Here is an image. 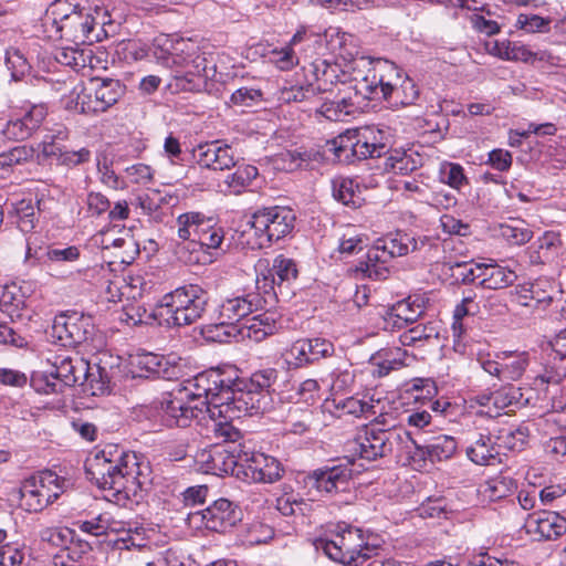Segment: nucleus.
I'll return each instance as SVG.
<instances>
[{
	"mask_svg": "<svg viewBox=\"0 0 566 566\" xmlns=\"http://www.w3.org/2000/svg\"><path fill=\"white\" fill-rule=\"evenodd\" d=\"M355 65L356 75L366 74L359 86L363 99L384 98L395 107L412 105L417 101L416 84L408 76L402 78L394 63L361 56Z\"/></svg>",
	"mask_w": 566,
	"mask_h": 566,
	"instance_id": "f257e3e1",
	"label": "nucleus"
},
{
	"mask_svg": "<svg viewBox=\"0 0 566 566\" xmlns=\"http://www.w3.org/2000/svg\"><path fill=\"white\" fill-rule=\"evenodd\" d=\"M92 479L98 488L113 491L124 497L136 496L146 482L135 454L118 452L115 454L106 449L98 452L88 465Z\"/></svg>",
	"mask_w": 566,
	"mask_h": 566,
	"instance_id": "f03ea898",
	"label": "nucleus"
},
{
	"mask_svg": "<svg viewBox=\"0 0 566 566\" xmlns=\"http://www.w3.org/2000/svg\"><path fill=\"white\" fill-rule=\"evenodd\" d=\"M201 459L213 471L233 472L240 465L245 468V474L255 482L273 483L279 481L284 472L281 463L273 457L261 452L248 451L241 444H217L208 452L201 453Z\"/></svg>",
	"mask_w": 566,
	"mask_h": 566,
	"instance_id": "7ed1b4c3",
	"label": "nucleus"
},
{
	"mask_svg": "<svg viewBox=\"0 0 566 566\" xmlns=\"http://www.w3.org/2000/svg\"><path fill=\"white\" fill-rule=\"evenodd\" d=\"M228 386L223 389V403L212 408V416L219 417L213 429L217 437L223 438L224 442H237L241 438L240 431L231 424L234 419L247 415L264 412L270 405V395L258 391L247 385V389H235L237 385L227 379Z\"/></svg>",
	"mask_w": 566,
	"mask_h": 566,
	"instance_id": "20e7f679",
	"label": "nucleus"
},
{
	"mask_svg": "<svg viewBox=\"0 0 566 566\" xmlns=\"http://www.w3.org/2000/svg\"><path fill=\"white\" fill-rule=\"evenodd\" d=\"M95 18L71 0H54L45 11L43 27L49 38L65 39L75 44L93 43Z\"/></svg>",
	"mask_w": 566,
	"mask_h": 566,
	"instance_id": "39448f33",
	"label": "nucleus"
},
{
	"mask_svg": "<svg viewBox=\"0 0 566 566\" xmlns=\"http://www.w3.org/2000/svg\"><path fill=\"white\" fill-rule=\"evenodd\" d=\"M125 93L115 78H92L87 85L77 83L64 97L65 108L85 115H97L113 107Z\"/></svg>",
	"mask_w": 566,
	"mask_h": 566,
	"instance_id": "423d86ee",
	"label": "nucleus"
},
{
	"mask_svg": "<svg viewBox=\"0 0 566 566\" xmlns=\"http://www.w3.org/2000/svg\"><path fill=\"white\" fill-rule=\"evenodd\" d=\"M208 302L206 290L197 284H188L164 296L159 314L166 326H188L203 316Z\"/></svg>",
	"mask_w": 566,
	"mask_h": 566,
	"instance_id": "0eeeda50",
	"label": "nucleus"
},
{
	"mask_svg": "<svg viewBox=\"0 0 566 566\" xmlns=\"http://www.w3.org/2000/svg\"><path fill=\"white\" fill-rule=\"evenodd\" d=\"M153 55L169 69H185L191 75H206L207 60L190 39L160 35L155 39Z\"/></svg>",
	"mask_w": 566,
	"mask_h": 566,
	"instance_id": "6e6552de",
	"label": "nucleus"
},
{
	"mask_svg": "<svg viewBox=\"0 0 566 566\" xmlns=\"http://www.w3.org/2000/svg\"><path fill=\"white\" fill-rule=\"evenodd\" d=\"M316 548L322 549L332 560L347 566H361L375 552L374 547L366 544L359 528L347 525H338L333 537L319 539Z\"/></svg>",
	"mask_w": 566,
	"mask_h": 566,
	"instance_id": "1a4fd4ad",
	"label": "nucleus"
},
{
	"mask_svg": "<svg viewBox=\"0 0 566 566\" xmlns=\"http://www.w3.org/2000/svg\"><path fill=\"white\" fill-rule=\"evenodd\" d=\"M71 483L53 471H43L24 480L19 489L20 506L27 512H41L64 493Z\"/></svg>",
	"mask_w": 566,
	"mask_h": 566,
	"instance_id": "9d476101",
	"label": "nucleus"
},
{
	"mask_svg": "<svg viewBox=\"0 0 566 566\" xmlns=\"http://www.w3.org/2000/svg\"><path fill=\"white\" fill-rule=\"evenodd\" d=\"M226 386H228V382L222 374L210 371L186 380L177 389L186 397L188 402L199 405V409L196 410L202 418L207 413L214 421V429L220 418L212 416V408L223 403L222 397Z\"/></svg>",
	"mask_w": 566,
	"mask_h": 566,
	"instance_id": "9b49d317",
	"label": "nucleus"
},
{
	"mask_svg": "<svg viewBox=\"0 0 566 566\" xmlns=\"http://www.w3.org/2000/svg\"><path fill=\"white\" fill-rule=\"evenodd\" d=\"M355 57L344 64L339 62H329L324 59H316L310 65V72L315 81L314 88L316 95L321 92H329L333 86L340 84L342 90L355 92V97H361L359 86L365 81L366 74L356 75L355 63L360 59Z\"/></svg>",
	"mask_w": 566,
	"mask_h": 566,
	"instance_id": "f8f14e48",
	"label": "nucleus"
},
{
	"mask_svg": "<svg viewBox=\"0 0 566 566\" xmlns=\"http://www.w3.org/2000/svg\"><path fill=\"white\" fill-rule=\"evenodd\" d=\"M241 521V511L227 499H219L205 510L188 513L189 527L224 533Z\"/></svg>",
	"mask_w": 566,
	"mask_h": 566,
	"instance_id": "ddd939ff",
	"label": "nucleus"
},
{
	"mask_svg": "<svg viewBox=\"0 0 566 566\" xmlns=\"http://www.w3.org/2000/svg\"><path fill=\"white\" fill-rule=\"evenodd\" d=\"M294 214H243L242 233L256 237L252 248L262 249L273 240H279L293 229Z\"/></svg>",
	"mask_w": 566,
	"mask_h": 566,
	"instance_id": "4468645a",
	"label": "nucleus"
},
{
	"mask_svg": "<svg viewBox=\"0 0 566 566\" xmlns=\"http://www.w3.org/2000/svg\"><path fill=\"white\" fill-rule=\"evenodd\" d=\"M481 368L502 381L518 380L528 366V355L525 352H503L491 355L478 354Z\"/></svg>",
	"mask_w": 566,
	"mask_h": 566,
	"instance_id": "2eb2a0df",
	"label": "nucleus"
},
{
	"mask_svg": "<svg viewBox=\"0 0 566 566\" xmlns=\"http://www.w3.org/2000/svg\"><path fill=\"white\" fill-rule=\"evenodd\" d=\"M334 345L325 338H303L294 342L285 352L284 358L289 367L300 368L332 356Z\"/></svg>",
	"mask_w": 566,
	"mask_h": 566,
	"instance_id": "dca6fc26",
	"label": "nucleus"
},
{
	"mask_svg": "<svg viewBox=\"0 0 566 566\" xmlns=\"http://www.w3.org/2000/svg\"><path fill=\"white\" fill-rule=\"evenodd\" d=\"M92 329L88 318L73 315H59L51 327V337L61 346L71 347L87 340Z\"/></svg>",
	"mask_w": 566,
	"mask_h": 566,
	"instance_id": "f3484780",
	"label": "nucleus"
},
{
	"mask_svg": "<svg viewBox=\"0 0 566 566\" xmlns=\"http://www.w3.org/2000/svg\"><path fill=\"white\" fill-rule=\"evenodd\" d=\"M163 420L169 427H188L192 419L202 418L196 409L198 403L191 405L176 388L163 396L160 400Z\"/></svg>",
	"mask_w": 566,
	"mask_h": 566,
	"instance_id": "a211bd4d",
	"label": "nucleus"
},
{
	"mask_svg": "<svg viewBox=\"0 0 566 566\" xmlns=\"http://www.w3.org/2000/svg\"><path fill=\"white\" fill-rule=\"evenodd\" d=\"M395 436L386 434V429L370 427L349 442V450L361 459L374 461L389 454L388 446L396 442Z\"/></svg>",
	"mask_w": 566,
	"mask_h": 566,
	"instance_id": "6ab92c4d",
	"label": "nucleus"
},
{
	"mask_svg": "<svg viewBox=\"0 0 566 566\" xmlns=\"http://www.w3.org/2000/svg\"><path fill=\"white\" fill-rule=\"evenodd\" d=\"M277 328L276 314L264 312L234 325L226 332V337H232L235 340L250 339L261 342L266 336L274 334Z\"/></svg>",
	"mask_w": 566,
	"mask_h": 566,
	"instance_id": "aec40b11",
	"label": "nucleus"
},
{
	"mask_svg": "<svg viewBox=\"0 0 566 566\" xmlns=\"http://www.w3.org/2000/svg\"><path fill=\"white\" fill-rule=\"evenodd\" d=\"M259 302V295L253 293L227 298L220 305L219 323L216 325V329H223L226 336L228 329L245 321L258 308Z\"/></svg>",
	"mask_w": 566,
	"mask_h": 566,
	"instance_id": "412c9836",
	"label": "nucleus"
},
{
	"mask_svg": "<svg viewBox=\"0 0 566 566\" xmlns=\"http://www.w3.org/2000/svg\"><path fill=\"white\" fill-rule=\"evenodd\" d=\"M524 527L535 539L552 541L566 533V518L557 512L539 511L527 516Z\"/></svg>",
	"mask_w": 566,
	"mask_h": 566,
	"instance_id": "4be33fe9",
	"label": "nucleus"
},
{
	"mask_svg": "<svg viewBox=\"0 0 566 566\" xmlns=\"http://www.w3.org/2000/svg\"><path fill=\"white\" fill-rule=\"evenodd\" d=\"M353 470L347 464H337L313 471L307 476V485L319 494H333L345 490Z\"/></svg>",
	"mask_w": 566,
	"mask_h": 566,
	"instance_id": "5701e85b",
	"label": "nucleus"
},
{
	"mask_svg": "<svg viewBox=\"0 0 566 566\" xmlns=\"http://www.w3.org/2000/svg\"><path fill=\"white\" fill-rule=\"evenodd\" d=\"M365 142L366 137L360 128L349 129L334 140L335 156L339 161L345 163L377 158L376 153L371 151L370 144Z\"/></svg>",
	"mask_w": 566,
	"mask_h": 566,
	"instance_id": "b1692460",
	"label": "nucleus"
},
{
	"mask_svg": "<svg viewBox=\"0 0 566 566\" xmlns=\"http://www.w3.org/2000/svg\"><path fill=\"white\" fill-rule=\"evenodd\" d=\"M51 376L59 380L62 387L83 385L90 377V364L81 357L55 356Z\"/></svg>",
	"mask_w": 566,
	"mask_h": 566,
	"instance_id": "393cba45",
	"label": "nucleus"
},
{
	"mask_svg": "<svg viewBox=\"0 0 566 566\" xmlns=\"http://www.w3.org/2000/svg\"><path fill=\"white\" fill-rule=\"evenodd\" d=\"M46 115L48 108L44 104L31 105L8 122L4 133L11 138L23 140L41 126Z\"/></svg>",
	"mask_w": 566,
	"mask_h": 566,
	"instance_id": "a878e982",
	"label": "nucleus"
},
{
	"mask_svg": "<svg viewBox=\"0 0 566 566\" xmlns=\"http://www.w3.org/2000/svg\"><path fill=\"white\" fill-rule=\"evenodd\" d=\"M358 98L353 91L338 90L335 98L325 101L316 113L328 120L345 122L359 108Z\"/></svg>",
	"mask_w": 566,
	"mask_h": 566,
	"instance_id": "bb28decb",
	"label": "nucleus"
},
{
	"mask_svg": "<svg viewBox=\"0 0 566 566\" xmlns=\"http://www.w3.org/2000/svg\"><path fill=\"white\" fill-rule=\"evenodd\" d=\"M197 163L205 168L213 170H226L237 166L233 151L228 145L211 143L200 145L195 150Z\"/></svg>",
	"mask_w": 566,
	"mask_h": 566,
	"instance_id": "cd10ccee",
	"label": "nucleus"
},
{
	"mask_svg": "<svg viewBox=\"0 0 566 566\" xmlns=\"http://www.w3.org/2000/svg\"><path fill=\"white\" fill-rule=\"evenodd\" d=\"M167 365L168 363L164 357L154 353H137L129 357V370L133 377L167 378L169 376Z\"/></svg>",
	"mask_w": 566,
	"mask_h": 566,
	"instance_id": "c85d7f7f",
	"label": "nucleus"
},
{
	"mask_svg": "<svg viewBox=\"0 0 566 566\" xmlns=\"http://www.w3.org/2000/svg\"><path fill=\"white\" fill-rule=\"evenodd\" d=\"M467 454L469 459L479 465L491 464L499 455V450L490 434L465 433Z\"/></svg>",
	"mask_w": 566,
	"mask_h": 566,
	"instance_id": "c756f323",
	"label": "nucleus"
},
{
	"mask_svg": "<svg viewBox=\"0 0 566 566\" xmlns=\"http://www.w3.org/2000/svg\"><path fill=\"white\" fill-rule=\"evenodd\" d=\"M109 216V223L104 227L95 238V241L99 243L104 252L117 250V247L122 244L123 238L133 237L132 227H127L125 223L128 214Z\"/></svg>",
	"mask_w": 566,
	"mask_h": 566,
	"instance_id": "7c9ffc66",
	"label": "nucleus"
},
{
	"mask_svg": "<svg viewBox=\"0 0 566 566\" xmlns=\"http://www.w3.org/2000/svg\"><path fill=\"white\" fill-rule=\"evenodd\" d=\"M322 155L316 150H285L273 159L274 167L283 171H295L297 169H310L312 163H318Z\"/></svg>",
	"mask_w": 566,
	"mask_h": 566,
	"instance_id": "2f4dec72",
	"label": "nucleus"
},
{
	"mask_svg": "<svg viewBox=\"0 0 566 566\" xmlns=\"http://www.w3.org/2000/svg\"><path fill=\"white\" fill-rule=\"evenodd\" d=\"M212 222V218L205 219L201 214H179L176 219L178 237L201 242L213 227Z\"/></svg>",
	"mask_w": 566,
	"mask_h": 566,
	"instance_id": "473e14b6",
	"label": "nucleus"
},
{
	"mask_svg": "<svg viewBox=\"0 0 566 566\" xmlns=\"http://www.w3.org/2000/svg\"><path fill=\"white\" fill-rule=\"evenodd\" d=\"M67 137V132L65 129H57L56 135L52 136V139H65ZM42 153L45 157L56 156L62 164L65 165H80L88 161L91 153L86 148H81L80 150H62L59 146L54 144L53 140L42 143Z\"/></svg>",
	"mask_w": 566,
	"mask_h": 566,
	"instance_id": "72a5a7b5",
	"label": "nucleus"
},
{
	"mask_svg": "<svg viewBox=\"0 0 566 566\" xmlns=\"http://www.w3.org/2000/svg\"><path fill=\"white\" fill-rule=\"evenodd\" d=\"M513 270L497 263H482V281L479 285L488 290H500L512 285L516 280Z\"/></svg>",
	"mask_w": 566,
	"mask_h": 566,
	"instance_id": "f704fd0d",
	"label": "nucleus"
},
{
	"mask_svg": "<svg viewBox=\"0 0 566 566\" xmlns=\"http://www.w3.org/2000/svg\"><path fill=\"white\" fill-rule=\"evenodd\" d=\"M54 59L57 63L75 71L86 66L93 69L95 60L92 49L78 48V44L76 46L56 49Z\"/></svg>",
	"mask_w": 566,
	"mask_h": 566,
	"instance_id": "c9c22d12",
	"label": "nucleus"
},
{
	"mask_svg": "<svg viewBox=\"0 0 566 566\" xmlns=\"http://www.w3.org/2000/svg\"><path fill=\"white\" fill-rule=\"evenodd\" d=\"M388 255L384 253L377 242H375L374 247L368 250L366 260L359 262L357 265L356 272H360L364 276L375 280L386 279L388 274Z\"/></svg>",
	"mask_w": 566,
	"mask_h": 566,
	"instance_id": "e433bc0d",
	"label": "nucleus"
},
{
	"mask_svg": "<svg viewBox=\"0 0 566 566\" xmlns=\"http://www.w3.org/2000/svg\"><path fill=\"white\" fill-rule=\"evenodd\" d=\"M515 489L516 483L511 476L499 474L480 484L478 493L483 501L494 502L509 496Z\"/></svg>",
	"mask_w": 566,
	"mask_h": 566,
	"instance_id": "4c0bfd02",
	"label": "nucleus"
},
{
	"mask_svg": "<svg viewBox=\"0 0 566 566\" xmlns=\"http://www.w3.org/2000/svg\"><path fill=\"white\" fill-rule=\"evenodd\" d=\"M120 321L132 326L154 323L165 325L164 317L159 314V306L156 310H148L139 303L126 304L123 307Z\"/></svg>",
	"mask_w": 566,
	"mask_h": 566,
	"instance_id": "58836bf2",
	"label": "nucleus"
},
{
	"mask_svg": "<svg viewBox=\"0 0 566 566\" xmlns=\"http://www.w3.org/2000/svg\"><path fill=\"white\" fill-rule=\"evenodd\" d=\"M296 264L292 259L279 255L274 259L273 265L268 270V274L264 275V280L271 281V287H281L284 283H291L297 277Z\"/></svg>",
	"mask_w": 566,
	"mask_h": 566,
	"instance_id": "ea45409f",
	"label": "nucleus"
},
{
	"mask_svg": "<svg viewBox=\"0 0 566 566\" xmlns=\"http://www.w3.org/2000/svg\"><path fill=\"white\" fill-rule=\"evenodd\" d=\"M423 313V306L411 297L394 304L388 313L389 319L397 327L416 322Z\"/></svg>",
	"mask_w": 566,
	"mask_h": 566,
	"instance_id": "a19ab883",
	"label": "nucleus"
},
{
	"mask_svg": "<svg viewBox=\"0 0 566 566\" xmlns=\"http://www.w3.org/2000/svg\"><path fill=\"white\" fill-rule=\"evenodd\" d=\"M457 450L455 439L451 436L440 434L431 439L424 447H417L421 458L428 454L431 461L450 459Z\"/></svg>",
	"mask_w": 566,
	"mask_h": 566,
	"instance_id": "79ce46f5",
	"label": "nucleus"
},
{
	"mask_svg": "<svg viewBox=\"0 0 566 566\" xmlns=\"http://www.w3.org/2000/svg\"><path fill=\"white\" fill-rule=\"evenodd\" d=\"M497 230L501 238L514 245L525 244L533 237L532 230L520 218H511L507 222L500 223Z\"/></svg>",
	"mask_w": 566,
	"mask_h": 566,
	"instance_id": "37998d69",
	"label": "nucleus"
},
{
	"mask_svg": "<svg viewBox=\"0 0 566 566\" xmlns=\"http://www.w3.org/2000/svg\"><path fill=\"white\" fill-rule=\"evenodd\" d=\"M554 56L546 51L534 52L522 43L509 41L506 61L530 63L532 65H534L536 62H546L554 65Z\"/></svg>",
	"mask_w": 566,
	"mask_h": 566,
	"instance_id": "c03bdc74",
	"label": "nucleus"
},
{
	"mask_svg": "<svg viewBox=\"0 0 566 566\" xmlns=\"http://www.w3.org/2000/svg\"><path fill=\"white\" fill-rule=\"evenodd\" d=\"M380 401H375L374 399H360L357 397H348L344 400H340L336 407L343 411V413L352 415L355 417H365L369 418L376 416L379 410Z\"/></svg>",
	"mask_w": 566,
	"mask_h": 566,
	"instance_id": "a18cd8bd",
	"label": "nucleus"
},
{
	"mask_svg": "<svg viewBox=\"0 0 566 566\" xmlns=\"http://www.w3.org/2000/svg\"><path fill=\"white\" fill-rule=\"evenodd\" d=\"M400 348L382 349L371 357V364L376 367L374 374L379 377L386 376L390 370L398 369L405 365Z\"/></svg>",
	"mask_w": 566,
	"mask_h": 566,
	"instance_id": "49530a36",
	"label": "nucleus"
},
{
	"mask_svg": "<svg viewBox=\"0 0 566 566\" xmlns=\"http://www.w3.org/2000/svg\"><path fill=\"white\" fill-rule=\"evenodd\" d=\"M258 176V169L251 165H241L235 171L228 175L224 184L231 193L239 195L244 191Z\"/></svg>",
	"mask_w": 566,
	"mask_h": 566,
	"instance_id": "de8ad7c7",
	"label": "nucleus"
},
{
	"mask_svg": "<svg viewBox=\"0 0 566 566\" xmlns=\"http://www.w3.org/2000/svg\"><path fill=\"white\" fill-rule=\"evenodd\" d=\"M333 196L344 206L356 210L361 207L363 198L354 191V182L350 179H342L333 184Z\"/></svg>",
	"mask_w": 566,
	"mask_h": 566,
	"instance_id": "09e8293b",
	"label": "nucleus"
},
{
	"mask_svg": "<svg viewBox=\"0 0 566 566\" xmlns=\"http://www.w3.org/2000/svg\"><path fill=\"white\" fill-rule=\"evenodd\" d=\"M361 134L366 137L365 143H369L371 151L376 153V157H381L389 151L390 148V136L387 130L380 129L375 126L359 127Z\"/></svg>",
	"mask_w": 566,
	"mask_h": 566,
	"instance_id": "8fccbe9b",
	"label": "nucleus"
},
{
	"mask_svg": "<svg viewBox=\"0 0 566 566\" xmlns=\"http://www.w3.org/2000/svg\"><path fill=\"white\" fill-rule=\"evenodd\" d=\"M439 329L434 324H419L410 329L403 332L399 336L402 346H413L420 342L438 338Z\"/></svg>",
	"mask_w": 566,
	"mask_h": 566,
	"instance_id": "3c124183",
	"label": "nucleus"
},
{
	"mask_svg": "<svg viewBox=\"0 0 566 566\" xmlns=\"http://www.w3.org/2000/svg\"><path fill=\"white\" fill-rule=\"evenodd\" d=\"M440 180L452 189L460 190L468 185L463 167L457 163L443 161L439 168Z\"/></svg>",
	"mask_w": 566,
	"mask_h": 566,
	"instance_id": "603ef678",
	"label": "nucleus"
},
{
	"mask_svg": "<svg viewBox=\"0 0 566 566\" xmlns=\"http://www.w3.org/2000/svg\"><path fill=\"white\" fill-rule=\"evenodd\" d=\"M138 253V244L133 235L123 238L122 244L117 247V250L105 251L104 256L113 259L109 263L130 264Z\"/></svg>",
	"mask_w": 566,
	"mask_h": 566,
	"instance_id": "864d4df0",
	"label": "nucleus"
},
{
	"mask_svg": "<svg viewBox=\"0 0 566 566\" xmlns=\"http://www.w3.org/2000/svg\"><path fill=\"white\" fill-rule=\"evenodd\" d=\"M386 434L395 436L396 442L390 443L388 446L389 454L396 453L398 459H402L403 457L407 460H413V457H409L411 452V448L415 447L417 449L416 442L411 439L410 433L402 429H386Z\"/></svg>",
	"mask_w": 566,
	"mask_h": 566,
	"instance_id": "5fc2aeb1",
	"label": "nucleus"
},
{
	"mask_svg": "<svg viewBox=\"0 0 566 566\" xmlns=\"http://www.w3.org/2000/svg\"><path fill=\"white\" fill-rule=\"evenodd\" d=\"M33 148L25 145L17 146L8 151L0 154V176L4 177V175L12 166L28 161L33 157Z\"/></svg>",
	"mask_w": 566,
	"mask_h": 566,
	"instance_id": "6e6d98bb",
	"label": "nucleus"
},
{
	"mask_svg": "<svg viewBox=\"0 0 566 566\" xmlns=\"http://www.w3.org/2000/svg\"><path fill=\"white\" fill-rule=\"evenodd\" d=\"M387 158V167L400 174L412 172L422 165L421 158H413L411 154L406 151L395 150Z\"/></svg>",
	"mask_w": 566,
	"mask_h": 566,
	"instance_id": "4d7b16f0",
	"label": "nucleus"
},
{
	"mask_svg": "<svg viewBox=\"0 0 566 566\" xmlns=\"http://www.w3.org/2000/svg\"><path fill=\"white\" fill-rule=\"evenodd\" d=\"M124 289L127 298L136 300L142 297L145 293H148L151 287V281L146 280L143 274H129L124 277Z\"/></svg>",
	"mask_w": 566,
	"mask_h": 566,
	"instance_id": "13d9d810",
	"label": "nucleus"
},
{
	"mask_svg": "<svg viewBox=\"0 0 566 566\" xmlns=\"http://www.w3.org/2000/svg\"><path fill=\"white\" fill-rule=\"evenodd\" d=\"M316 96L314 83L284 87L280 91L279 99L283 103H300Z\"/></svg>",
	"mask_w": 566,
	"mask_h": 566,
	"instance_id": "bf43d9fd",
	"label": "nucleus"
},
{
	"mask_svg": "<svg viewBox=\"0 0 566 566\" xmlns=\"http://www.w3.org/2000/svg\"><path fill=\"white\" fill-rule=\"evenodd\" d=\"M522 394L518 388L515 387H503L493 392L494 399V412H502L504 409L521 403Z\"/></svg>",
	"mask_w": 566,
	"mask_h": 566,
	"instance_id": "052dcab7",
	"label": "nucleus"
},
{
	"mask_svg": "<svg viewBox=\"0 0 566 566\" xmlns=\"http://www.w3.org/2000/svg\"><path fill=\"white\" fill-rule=\"evenodd\" d=\"M273 528L260 521L252 522L247 532V541L251 545L266 543L273 537Z\"/></svg>",
	"mask_w": 566,
	"mask_h": 566,
	"instance_id": "680f3d73",
	"label": "nucleus"
},
{
	"mask_svg": "<svg viewBox=\"0 0 566 566\" xmlns=\"http://www.w3.org/2000/svg\"><path fill=\"white\" fill-rule=\"evenodd\" d=\"M537 284H531L528 286H517L515 290V300L520 305L532 307L542 302L552 301L551 296L539 297L537 295Z\"/></svg>",
	"mask_w": 566,
	"mask_h": 566,
	"instance_id": "e2e57ef3",
	"label": "nucleus"
},
{
	"mask_svg": "<svg viewBox=\"0 0 566 566\" xmlns=\"http://www.w3.org/2000/svg\"><path fill=\"white\" fill-rule=\"evenodd\" d=\"M32 385L36 391L50 395L62 392L63 387L59 380L53 379L50 373L36 374L32 377Z\"/></svg>",
	"mask_w": 566,
	"mask_h": 566,
	"instance_id": "0e129e2a",
	"label": "nucleus"
},
{
	"mask_svg": "<svg viewBox=\"0 0 566 566\" xmlns=\"http://www.w3.org/2000/svg\"><path fill=\"white\" fill-rule=\"evenodd\" d=\"M262 101V92L253 87H240L231 95V102L238 106H253Z\"/></svg>",
	"mask_w": 566,
	"mask_h": 566,
	"instance_id": "69168bd1",
	"label": "nucleus"
},
{
	"mask_svg": "<svg viewBox=\"0 0 566 566\" xmlns=\"http://www.w3.org/2000/svg\"><path fill=\"white\" fill-rule=\"evenodd\" d=\"M566 377V365H564L560 360H555V357L553 358V365L549 369H546L544 374L538 375L534 384L537 385L539 382L541 385L545 384H559L564 378Z\"/></svg>",
	"mask_w": 566,
	"mask_h": 566,
	"instance_id": "338daca9",
	"label": "nucleus"
},
{
	"mask_svg": "<svg viewBox=\"0 0 566 566\" xmlns=\"http://www.w3.org/2000/svg\"><path fill=\"white\" fill-rule=\"evenodd\" d=\"M277 373L273 368H266L262 370H258L252 374L250 384L252 388L258 391H263L269 394V388L276 380Z\"/></svg>",
	"mask_w": 566,
	"mask_h": 566,
	"instance_id": "774afa93",
	"label": "nucleus"
}]
</instances>
